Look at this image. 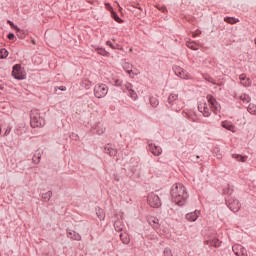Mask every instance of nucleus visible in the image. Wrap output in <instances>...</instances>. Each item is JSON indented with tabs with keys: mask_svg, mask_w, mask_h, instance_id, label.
<instances>
[{
	"mask_svg": "<svg viewBox=\"0 0 256 256\" xmlns=\"http://www.w3.org/2000/svg\"><path fill=\"white\" fill-rule=\"evenodd\" d=\"M170 195L172 201L179 207H183L187 203V199H189L187 188L181 183H176L172 186Z\"/></svg>",
	"mask_w": 256,
	"mask_h": 256,
	"instance_id": "nucleus-1",
	"label": "nucleus"
},
{
	"mask_svg": "<svg viewBox=\"0 0 256 256\" xmlns=\"http://www.w3.org/2000/svg\"><path fill=\"white\" fill-rule=\"evenodd\" d=\"M168 103L172 106L174 111H181L183 109V101L179 99V95L172 93L168 97Z\"/></svg>",
	"mask_w": 256,
	"mask_h": 256,
	"instance_id": "nucleus-2",
	"label": "nucleus"
},
{
	"mask_svg": "<svg viewBox=\"0 0 256 256\" xmlns=\"http://www.w3.org/2000/svg\"><path fill=\"white\" fill-rule=\"evenodd\" d=\"M30 125L34 129L37 127H44L45 126V118L41 117V114H39V112L34 111L31 114Z\"/></svg>",
	"mask_w": 256,
	"mask_h": 256,
	"instance_id": "nucleus-3",
	"label": "nucleus"
},
{
	"mask_svg": "<svg viewBox=\"0 0 256 256\" xmlns=\"http://www.w3.org/2000/svg\"><path fill=\"white\" fill-rule=\"evenodd\" d=\"M109 93V87L105 84H97L94 87V95L98 99H102V97H105Z\"/></svg>",
	"mask_w": 256,
	"mask_h": 256,
	"instance_id": "nucleus-4",
	"label": "nucleus"
},
{
	"mask_svg": "<svg viewBox=\"0 0 256 256\" xmlns=\"http://www.w3.org/2000/svg\"><path fill=\"white\" fill-rule=\"evenodd\" d=\"M174 73L175 75H177V77H180V79H185L186 81L189 79H193V76H191V74L187 72V70L179 66L174 67Z\"/></svg>",
	"mask_w": 256,
	"mask_h": 256,
	"instance_id": "nucleus-5",
	"label": "nucleus"
},
{
	"mask_svg": "<svg viewBox=\"0 0 256 256\" xmlns=\"http://www.w3.org/2000/svg\"><path fill=\"white\" fill-rule=\"evenodd\" d=\"M148 205L157 209L161 207V199L155 193H150L148 195Z\"/></svg>",
	"mask_w": 256,
	"mask_h": 256,
	"instance_id": "nucleus-6",
	"label": "nucleus"
},
{
	"mask_svg": "<svg viewBox=\"0 0 256 256\" xmlns=\"http://www.w3.org/2000/svg\"><path fill=\"white\" fill-rule=\"evenodd\" d=\"M198 111H200V113H202L204 117H209V115H211L209 105H207V102H205V100L199 102Z\"/></svg>",
	"mask_w": 256,
	"mask_h": 256,
	"instance_id": "nucleus-7",
	"label": "nucleus"
},
{
	"mask_svg": "<svg viewBox=\"0 0 256 256\" xmlns=\"http://www.w3.org/2000/svg\"><path fill=\"white\" fill-rule=\"evenodd\" d=\"M12 75L14 78L19 79V80L25 79V73L23 72V70L21 69V65H19V64H16L13 67Z\"/></svg>",
	"mask_w": 256,
	"mask_h": 256,
	"instance_id": "nucleus-8",
	"label": "nucleus"
},
{
	"mask_svg": "<svg viewBox=\"0 0 256 256\" xmlns=\"http://www.w3.org/2000/svg\"><path fill=\"white\" fill-rule=\"evenodd\" d=\"M232 251L236 256H247V250L241 244H235Z\"/></svg>",
	"mask_w": 256,
	"mask_h": 256,
	"instance_id": "nucleus-9",
	"label": "nucleus"
},
{
	"mask_svg": "<svg viewBox=\"0 0 256 256\" xmlns=\"http://www.w3.org/2000/svg\"><path fill=\"white\" fill-rule=\"evenodd\" d=\"M148 149L152 155H155L156 157H159L161 153H163V149L160 146H157L155 144H149Z\"/></svg>",
	"mask_w": 256,
	"mask_h": 256,
	"instance_id": "nucleus-10",
	"label": "nucleus"
},
{
	"mask_svg": "<svg viewBox=\"0 0 256 256\" xmlns=\"http://www.w3.org/2000/svg\"><path fill=\"white\" fill-rule=\"evenodd\" d=\"M229 209H231V211H233L234 213H237V211L241 209V202H239V200L237 199L230 200Z\"/></svg>",
	"mask_w": 256,
	"mask_h": 256,
	"instance_id": "nucleus-11",
	"label": "nucleus"
},
{
	"mask_svg": "<svg viewBox=\"0 0 256 256\" xmlns=\"http://www.w3.org/2000/svg\"><path fill=\"white\" fill-rule=\"evenodd\" d=\"M201 215V211L195 210L194 212H190L186 214V220L190 221L191 223L195 222L196 219H199V216Z\"/></svg>",
	"mask_w": 256,
	"mask_h": 256,
	"instance_id": "nucleus-12",
	"label": "nucleus"
},
{
	"mask_svg": "<svg viewBox=\"0 0 256 256\" xmlns=\"http://www.w3.org/2000/svg\"><path fill=\"white\" fill-rule=\"evenodd\" d=\"M207 100H208V102L210 103V105H212V107H213V109H214L215 112L221 111V105H219V104L217 103V101L215 100V98H213V96L208 95V96H207Z\"/></svg>",
	"mask_w": 256,
	"mask_h": 256,
	"instance_id": "nucleus-13",
	"label": "nucleus"
},
{
	"mask_svg": "<svg viewBox=\"0 0 256 256\" xmlns=\"http://www.w3.org/2000/svg\"><path fill=\"white\" fill-rule=\"evenodd\" d=\"M106 7H107L108 11L111 12L112 19H114L117 23H123V20L121 18H119V15H117V13L115 11H113V7H111V5L106 4Z\"/></svg>",
	"mask_w": 256,
	"mask_h": 256,
	"instance_id": "nucleus-14",
	"label": "nucleus"
},
{
	"mask_svg": "<svg viewBox=\"0 0 256 256\" xmlns=\"http://www.w3.org/2000/svg\"><path fill=\"white\" fill-rule=\"evenodd\" d=\"M104 152L106 153V155H109L110 157H115V155H117V149L113 148L109 144L105 146Z\"/></svg>",
	"mask_w": 256,
	"mask_h": 256,
	"instance_id": "nucleus-15",
	"label": "nucleus"
},
{
	"mask_svg": "<svg viewBox=\"0 0 256 256\" xmlns=\"http://www.w3.org/2000/svg\"><path fill=\"white\" fill-rule=\"evenodd\" d=\"M68 239H72V241H81V234L75 231H71L67 233Z\"/></svg>",
	"mask_w": 256,
	"mask_h": 256,
	"instance_id": "nucleus-16",
	"label": "nucleus"
},
{
	"mask_svg": "<svg viewBox=\"0 0 256 256\" xmlns=\"http://www.w3.org/2000/svg\"><path fill=\"white\" fill-rule=\"evenodd\" d=\"M239 79H240L241 85H243L244 87H249V85H251V80H249V78H247V75L241 74L239 76Z\"/></svg>",
	"mask_w": 256,
	"mask_h": 256,
	"instance_id": "nucleus-17",
	"label": "nucleus"
},
{
	"mask_svg": "<svg viewBox=\"0 0 256 256\" xmlns=\"http://www.w3.org/2000/svg\"><path fill=\"white\" fill-rule=\"evenodd\" d=\"M221 125L224 129H227L228 131H231L232 133H235V125H233V123H231L229 121H223L221 123Z\"/></svg>",
	"mask_w": 256,
	"mask_h": 256,
	"instance_id": "nucleus-18",
	"label": "nucleus"
},
{
	"mask_svg": "<svg viewBox=\"0 0 256 256\" xmlns=\"http://www.w3.org/2000/svg\"><path fill=\"white\" fill-rule=\"evenodd\" d=\"M122 67H123L124 71H126V73H128V75L130 77H133V75H131V73H133V65H131L128 62H124V63H122Z\"/></svg>",
	"mask_w": 256,
	"mask_h": 256,
	"instance_id": "nucleus-19",
	"label": "nucleus"
},
{
	"mask_svg": "<svg viewBox=\"0 0 256 256\" xmlns=\"http://www.w3.org/2000/svg\"><path fill=\"white\" fill-rule=\"evenodd\" d=\"M96 215L100 221H105V210L102 208L96 209Z\"/></svg>",
	"mask_w": 256,
	"mask_h": 256,
	"instance_id": "nucleus-20",
	"label": "nucleus"
},
{
	"mask_svg": "<svg viewBox=\"0 0 256 256\" xmlns=\"http://www.w3.org/2000/svg\"><path fill=\"white\" fill-rule=\"evenodd\" d=\"M120 239H121L122 243H124V245H129V243L131 241V239L129 238V235H127L126 233H121Z\"/></svg>",
	"mask_w": 256,
	"mask_h": 256,
	"instance_id": "nucleus-21",
	"label": "nucleus"
},
{
	"mask_svg": "<svg viewBox=\"0 0 256 256\" xmlns=\"http://www.w3.org/2000/svg\"><path fill=\"white\" fill-rule=\"evenodd\" d=\"M188 49H192V51H199V46L195 42H187L186 43Z\"/></svg>",
	"mask_w": 256,
	"mask_h": 256,
	"instance_id": "nucleus-22",
	"label": "nucleus"
},
{
	"mask_svg": "<svg viewBox=\"0 0 256 256\" xmlns=\"http://www.w3.org/2000/svg\"><path fill=\"white\" fill-rule=\"evenodd\" d=\"M232 157H233V159H237L241 163H245V161H247V156H242L240 154H234V155H232Z\"/></svg>",
	"mask_w": 256,
	"mask_h": 256,
	"instance_id": "nucleus-23",
	"label": "nucleus"
},
{
	"mask_svg": "<svg viewBox=\"0 0 256 256\" xmlns=\"http://www.w3.org/2000/svg\"><path fill=\"white\" fill-rule=\"evenodd\" d=\"M7 57H9V52L7 51V49H0V59H7Z\"/></svg>",
	"mask_w": 256,
	"mask_h": 256,
	"instance_id": "nucleus-24",
	"label": "nucleus"
},
{
	"mask_svg": "<svg viewBox=\"0 0 256 256\" xmlns=\"http://www.w3.org/2000/svg\"><path fill=\"white\" fill-rule=\"evenodd\" d=\"M114 229L115 231H123V223H121V221H116L114 222Z\"/></svg>",
	"mask_w": 256,
	"mask_h": 256,
	"instance_id": "nucleus-25",
	"label": "nucleus"
},
{
	"mask_svg": "<svg viewBox=\"0 0 256 256\" xmlns=\"http://www.w3.org/2000/svg\"><path fill=\"white\" fill-rule=\"evenodd\" d=\"M248 112L251 114V115H256V105L251 103L249 104L248 106Z\"/></svg>",
	"mask_w": 256,
	"mask_h": 256,
	"instance_id": "nucleus-26",
	"label": "nucleus"
},
{
	"mask_svg": "<svg viewBox=\"0 0 256 256\" xmlns=\"http://www.w3.org/2000/svg\"><path fill=\"white\" fill-rule=\"evenodd\" d=\"M51 197H53V192L48 191L44 194H42V199H44V201H49V199H51Z\"/></svg>",
	"mask_w": 256,
	"mask_h": 256,
	"instance_id": "nucleus-27",
	"label": "nucleus"
},
{
	"mask_svg": "<svg viewBox=\"0 0 256 256\" xmlns=\"http://www.w3.org/2000/svg\"><path fill=\"white\" fill-rule=\"evenodd\" d=\"M210 245H212V247H221V242L219 241V239L213 238L210 241Z\"/></svg>",
	"mask_w": 256,
	"mask_h": 256,
	"instance_id": "nucleus-28",
	"label": "nucleus"
},
{
	"mask_svg": "<svg viewBox=\"0 0 256 256\" xmlns=\"http://www.w3.org/2000/svg\"><path fill=\"white\" fill-rule=\"evenodd\" d=\"M224 21H226V23H230V25H235V23H237V21H239V20H237L235 18H231V17H226V18H224Z\"/></svg>",
	"mask_w": 256,
	"mask_h": 256,
	"instance_id": "nucleus-29",
	"label": "nucleus"
},
{
	"mask_svg": "<svg viewBox=\"0 0 256 256\" xmlns=\"http://www.w3.org/2000/svg\"><path fill=\"white\" fill-rule=\"evenodd\" d=\"M203 79H205V81H208V83H212L213 85H215V80L208 74H204Z\"/></svg>",
	"mask_w": 256,
	"mask_h": 256,
	"instance_id": "nucleus-30",
	"label": "nucleus"
},
{
	"mask_svg": "<svg viewBox=\"0 0 256 256\" xmlns=\"http://www.w3.org/2000/svg\"><path fill=\"white\" fill-rule=\"evenodd\" d=\"M129 96L131 97V99H133L134 101H137V92L135 90L130 89L129 90Z\"/></svg>",
	"mask_w": 256,
	"mask_h": 256,
	"instance_id": "nucleus-31",
	"label": "nucleus"
},
{
	"mask_svg": "<svg viewBox=\"0 0 256 256\" xmlns=\"http://www.w3.org/2000/svg\"><path fill=\"white\" fill-rule=\"evenodd\" d=\"M149 223L153 227H157V225L159 224V219H157V218H150Z\"/></svg>",
	"mask_w": 256,
	"mask_h": 256,
	"instance_id": "nucleus-32",
	"label": "nucleus"
},
{
	"mask_svg": "<svg viewBox=\"0 0 256 256\" xmlns=\"http://www.w3.org/2000/svg\"><path fill=\"white\" fill-rule=\"evenodd\" d=\"M150 104L152 107H157V105H159V100H157V98H150Z\"/></svg>",
	"mask_w": 256,
	"mask_h": 256,
	"instance_id": "nucleus-33",
	"label": "nucleus"
},
{
	"mask_svg": "<svg viewBox=\"0 0 256 256\" xmlns=\"http://www.w3.org/2000/svg\"><path fill=\"white\" fill-rule=\"evenodd\" d=\"M82 87H86L87 89H89V87H91V81L89 80H84L82 82Z\"/></svg>",
	"mask_w": 256,
	"mask_h": 256,
	"instance_id": "nucleus-34",
	"label": "nucleus"
},
{
	"mask_svg": "<svg viewBox=\"0 0 256 256\" xmlns=\"http://www.w3.org/2000/svg\"><path fill=\"white\" fill-rule=\"evenodd\" d=\"M103 133H105V127L99 126V127L97 128V134H98V135H103Z\"/></svg>",
	"mask_w": 256,
	"mask_h": 256,
	"instance_id": "nucleus-35",
	"label": "nucleus"
},
{
	"mask_svg": "<svg viewBox=\"0 0 256 256\" xmlns=\"http://www.w3.org/2000/svg\"><path fill=\"white\" fill-rule=\"evenodd\" d=\"M164 256H173V252H171V249L165 248L164 249Z\"/></svg>",
	"mask_w": 256,
	"mask_h": 256,
	"instance_id": "nucleus-36",
	"label": "nucleus"
},
{
	"mask_svg": "<svg viewBox=\"0 0 256 256\" xmlns=\"http://www.w3.org/2000/svg\"><path fill=\"white\" fill-rule=\"evenodd\" d=\"M114 85H115L116 87H121V85H123V81H122V80L117 79V80H115Z\"/></svg>",
	"mask_w": 256,
	"mask_h": 256,
	"instance_id": "nucleus-37",
	"label": "nucleus"
},
{
	"mask_svg": "<svg viewBox=\"0 0 256 256\" xmlns=\"http://www.w3.org/2000/svg\"><path fill=\"white\" fill-rule=\"evenodd\" d=\"M39 161H41V156H38V157H37V156H34V157H33V162H34V163L37 164V163H39Z\"/></svg>",
	"mask_w": 256,
	"mask_h": 256,
	"instance_id": "nucleus-38",
	"label": "nucleus"
},
{
	"mask_svg": "<svg viewBox=\"0 0 256 256\" xmlns=\"http://www.w3.org/2000/svg\"><path fill=\"white\" fill-rule=\"evenodd\" d=\"M106 44L108 45V47H111V49H115V46H113V43H111V41H107Z\"/></svg>",
	"mask_w": 256,
	"mask_h": 256,
	"instance_id": "nucleus-39",
	"label": "nucleus"
},
{
	"mask_svg": "<svg viewBox=\"0 0 256 256\" xmlns=\"http://www.w3.org/2000/svg\"><path fill=\"white\" fill-rule=\"evenodd\" d=\"M198 35H201L200 31L192 33V37H198Z\"/></svg>",
	"mask_w": 256,
	"mask_h": 256,
	"instance_id": "nucleus-40",
	"label": "nucleus"
},
{
	"mask_svg": "<svg viewBox=\"0 0 256 256\" xmlns=\"http://www.w3.org/2000/svg\"><path fill=\"white\" fill-rule=\"evenodd\" d=\"M8 39H15V34H13V33H10V34H8Z\"/></svg>",
	"mask_w": 256,
	"mask_h": 256,
	"instance_id": "nucleus-41",
	"label": "nucleus"
},
{
	"mask_svg": "<svg viewBox=\"0 0 256 256\" xmlns=\"http://www.w3.org/2000/svg\"><path fill=\"white\" fill-rule=\"evenodd\" d=\"M59 91H67V87L65 86H60L58 87Z\"/></svg>",
	"mask_w": 256,
	"mask_h": 256,
	"instance_id": "nucleus-42",
	"label": "nucleus"
},
{
	"mask_svg": "<svg viewBox=\"0 0 256 256\" xmlns=\"http://www.w3.org/2000/svg\"><path fill=\"white\" fill-rule=\"evenodd\" d=\"M246 99L247 103H249V101H251V99L249 98V96H247V98H244Z\"/></svg>",
	"mask_w": 256,
	"mask_h": 256,
	"instance_id": "nucleus-43",
	"label": "nucleus"
},
{
	"mask_svg": "<svg viewBox=\"0 0 256 256\" xmlns=\"http://www.w3.org/2000/svg\"><path fill=\"white\" fill-rule=\"evenodd\" d=\"M8 23H9V25L13 26V22H11V21H8Z\"/></svg>",
	"mask_w": 256,
	"mask_h": 256,
	"instance_id": "nucleus-44",
	"label": "nucleus"
},
{
	"mask_svg": "<svg viewBox=\"0 0 256 256\" xmlns=\"http://www.w3.org/2000/svg\"><path fill=\"white\" fill-rule=\"evenodd\" d=\"M99 53H100V55H103V50H101Z\"/></svg>",
	"mask_w": 256,
	"mask_h": 256,
	"instance_id": "nucleus-45",
	"label": "nucleus"
},
{
	"mask_svg": "<svg viewBox=\"0 0 256 256\" xmlns=\"http://www.w3.org/2000/svg\"><path fill=\"white\" fill-rule=\"evenodd\" d=\"M33 45H35V40H32Z\"/></svg>",
	"mask_w": 256,
	"mask_h": 256,
	"instance_id": "nucleus-46",
	"label": "nucleus"
},
{
	"mask_svg": "<svg viewBox=\"0 0 256 256\" xmlns=\"http://www.w3.org/2000/svg\"><path fill=\"white\" fill-rule=\"evenodd\" d=\"M15 29H17V31H19V28H17V26L15 27Z\"/></svg>",
	"mask_w": 256,
	"mask_h": 256,
	"instance_id": "nucleus-47",
	"label": "nucleus"
},
{
	"mask_svg": "<svg viewBox=\"0 0 256 256\" xmlns=\"http://www.w3.org/2000/svg\"><path fill=\"white\" fill-rule=\"evenodd\" d=\"M0 135H1V128H0Z\"/></svg>",
	"mask_w": 256,
	"mask_h": 256,
	"instance_id": "nucleus-48",
	"label": "nucleus"
}]
</instances>
